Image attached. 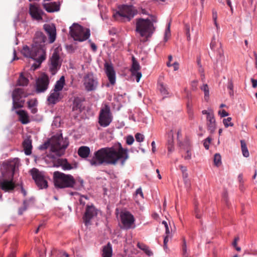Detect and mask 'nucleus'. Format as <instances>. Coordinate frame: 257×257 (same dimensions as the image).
Listing matches in <instances>:
<instances>
[{
	"mask_svg": "<svg viewBox=\"0 0 257 257\" xmlns=\"http://www.w3.org/2000/svg\"><path fill=\"white\" fill-rule=\"evenodd\" d=\"M114 16H118L126 18L127 21H130L133 18L134 14L131 7L123 6Z\"/></svg>",
	"mask_w": 257,
	"mask_h": 257,
	"instance_id": "nucleus-16",
	"label": "nucleus"
},
{
	"mask_svg": "<svg viewBox=\"0 0 257 257\" xmlns=\"http://www.w3.org/2000/svg\"><path fill=\"white\" fill-rule=\"evenodd\" d=\"M214 165L219 167L221 164V157L219 154H215L214 156Z\"/></svg>",
	"mask_w": 257,
	"mask_h": 257,
	"instance_id": "nucleus-39",
	"label": "nucleus"
},
{
	"mask_svg": "<svg viewBox=\"0 0 257 257\" xmlns=\"http://www.w3.org/2000/svg\"><path fill=\"white\" fill-rule=\"evenodd\" d=\"M98 212V210L92 203L87 204L83 216V222L85 225L88 226L91 224V220L97 215Z\"/></svg>",
	"mask_w": 257,
	"mask_h": 257,
	"instance_id": "nucleus-11",
	"label": "nucleus"
},
{
	"mask_svg": "<svg viewBox=\"0 0 257 257\" xmlns=\"http://www.w3.org/2000/svg\"><path fill=\"white\" fill-rule=\"evenodd\" d=\"M23 206H24L23 207L20 208L19 209L18 213H19V215H22L23 214V212L27 209L28 205L27 201L26 200L24 201Z\"/></svg>",
	"mask_w": 257,
	"mask_h": 257,
	"instance_id": "nucleus-45",
	"label": "nucleus"
},
{
	"mask_svg": "<svg viewBox=\"0 0 257 257\" xmlns=\"http://www.w3.org/2000/svg\"><path fill=\"white\" fill-rule=\"evenodd\" d=\"M88 200V198L85 196H81L79 200L80 204L83 206L88 204L87 202Z\"/></svg>",
	"mask_w": 257,
	"mask_h": 257,
	"instance_id": "nucleus-42",
	"label": "nucleus"
},
{
	"mask_svg": "<svg viewBox=\"0 0 257 257\" xmlns=\"http://www.w3.org/2000/svg\"><path fill=\"white\" fill-rule=\"evenodd\" d=\"M52 254H53L54 253H57V255L59 257H69V254L66 252L65 251H57L55 250H54L52 251Z\"/></svg>",
	"mask_w": 257,
	"mask_h": 257,
	"instance_id": "nucleus-41",
	"label": "nucleus"
},
{
	"mask_svg": "<svg viewBox=\"0 0 257 257\" xmlns=\"http://www.w3.org/2000/svg\"><path fill=\"white\" fill-rule=\"evenodd\" d=\"M91 47L93 51H96L97 50V46L94 43H91Z\"/></svg>",
	"mask_w": 257,
	"mask_h": 257,
	"instance_id": "nucleus-63",
	"label": "nucleus"
},
{
	"mask_svg": "<svg viewBox=\"0 0 257 257\" xmlns=\"http://www.w3.org/2000/svg\"><path fill=\"white\" fill-rule=\"evenodd\" d=\"M199 71L200 72V73H201V79L202 80H203L205 78V75H204V70H203V68L202 67V66L200 65V67H199Z\"/></svg>",
	"mask_w": 257,
	"mask_h": 257,
	"instance_id": "nucleus-54",
	"label": "nucleus"
},
{
	"mask_svg": "<svg viewBox=\"0 0 257 257\" xmlns=\"http://www.w3.org/2000/svg\"><path fill=\"white\" fill-rule=\"evenodd\" d=\"M29 14L33 20L40 21L43 19L44 12L36 3L30 4Z\"/></svg>",
	"mask_w": 257,
	"mask_h": 257,
	"instance_id": "nucleus-15",
	"label": "nucleus"
},
{
	"mask_svg": "<svg viewBox=\"0 0 257 257\" xmlns=\"http://www.w3.org/2000/svg\"><path fill=\"white\" fill-rule=\"evenodd\" d=\"M110 108L106 104H104L102 105L101 109L99 112H109Z\"/></svg>",
	"mask_w": 257,
	"mask_h": 257,
	"instance_id": "nucleus-49",
	"label": "nucleus"
},
{
	"mask_svg": "<svg viewBox=\"0 0 257 257\" xmlns=\"http://www.w3.org/2000/svg\"><path fill=\"white\" fill-rule=\"evenodd\" d=\"M112 120L111 113H99L98 123L101 126L105 127L108 126Z\"/></svg>",
	"mask_w": 257,
	"mask_h": 257,
	"instance_id": "nucleus-18",
	"label": "nucleus"
},
{
	"mask_svg": "<svg viewBox=\"0 0 257 257\" xmlns=\"http://www.w3.org/2000/svg\"><path fill=\"white\" fill-rule=\"evenodd\" d=\"M212 19L213 20L214 23L217 28L218 27V24L217 23V13L215 9L212 10Z\"/></svg>",
	"mask_w": 257,
	"mask_h": 257,
	"instance_id": "nucleus-46",
	"label": "nucleus"
},
{
	"mask_svg": "<svg viewBox=\"0 0 257 257\" xmlns=\"http://www.w3.org/2000/svg\"><path fill=\"white\" fill-rule=\"evenodd\" d=\"M136 195H140L142 198H144L143 193L141 188H139L137 189L136 191Z\"/></svg>",
	"mask_w": 257,
	"mask_h": 257,
	"instance_id": "nucleus-56",
	"label": "nucleus"
},
{
	"mask_svg": "<svg viewBox=\"0 0 257 257\" xmlns=\"http://www.w3.org/2000/svg\"><path fill=\"white\" fill-rule=\"evenodd\" d=\"M70 33L74 40L80 42L87 40L90 35L89 29H85L83 27L77 24H73L70 28Z\"/></svg>",
	"mask_w": 257,
	"mask_h": 257,
	"instance_id": "nucleus-7",
	"label": "nucleus"
},
{
	"mask_svg": "<svg viewBox=\"0 0 257 257\" xmlns=\"http://www.w3.org/2000/svg\"><path fill=\"white\" fill-rule=\"evenodd\" d=\"M43 7L48 13L58 12L60 10L59 5H58L56 2L44 3L43 4Z\"/></svg>",
	"mask_w": 257,
	"mask_h": 257,
	"instance_id": "nucleus-23",
	"label": "nucleus"
},
{
	"mask_svg": "<svg viewBox=\"0 0 257 257\" xmlns=\"http://www.w3.org/2000/svg\"><path fill=\"white\" fill-rule=\"evenodd\" d=\"M65 84V79L64 76H61L59 80H58L55 85L53 90L55 92H59L61 91Z\"/></svg>",
	"mask_w": 257,
	"mask_h": 257,
	"instance_id": "nucleus-28",
	"label": "nucleus"
},
{
	"mask_svg": "<svg viewBox=\"0 0 257 257\" xmlns=\"http://www.w3.org/2000/svg\"><path fill=\"white\" fill-rule=\"evenodd\" d=\"M129 119L130 120H132L134 122L142 121L140 118H136V117L134 115H132L130 116ZM143 121H144V120Z\"/></svg>",
	"mask_w": 257,
	"mask_h": 257,
	"instance_id": "nucleus-53",
	"label": "nucleus"
},
{
	"mask_svg": "<svg viewBox=\"0 0 257 257\" xmlns=\"http://www.w3.org/2000/svg\"><path fill=\"white\" fill-rule=\"evenodd\" d=\"M179 168H180V170H181L182 173L184 172H187V168L186 167H184L182 165H180Z\"/></svg>",
	"mask_w": 257,
	"mask_h": 257,
	"instance_id": "nucleus-62",
	"label": "nucleus"
},
{
	"mask_svg": "<svg viewBox=\"0 0 257 257\" xmlns=\"http://www.w3.org/2000/svg\"><path fill=\"white\" fill-rule=\"evenodd\" d=\"M251 81L252 82V87L253 88H256L257 87V80L251 78Z\"/></svg>",
	"mask_w": 257,
	"mask_h": 257,
	"instance_id": "nucleus-58",
	"label": "nucleus"
},
{
	"mask_svg": "<svg viewBox=\"0 0 257 257\" xmlns=\"http://www.w3.org/2000/svg\"><path fill=\"white\" fill-rule=\"evenodd\" d=\"M219 47H221L220 43H219L218 41H216V40L213 38L210 43V48L211 49L215 51L218 50L217 46Z\"/></svg>",
	"mask_w": 257,
	"mask_h": 257,
	"instance_id": "nucleus-37",
	"label": "nucleus"
},
{
	"mask_svg": "<svg viewBox=\"0 0 257 257\" xmlns=\"http://www.w3.org/2000/svg\"><path fill=\"white\" fill-rule=\"evenodd\" d=\"M112 248L110 242L103 247L102 257H112Z\"/></svg>",
	"mask_w": 257,
	"mask_h": 257,
	"instance_id": "nucleus-27",
	"label": "nucleus"
},
{
	"mask_svg": "<svg viewBox=\"0 0 257 257\" xmlns=\"http://www.w3.org/2000/svg\"><path fill=\"white\" fill-rule=\"evenodd\" d=\"M49 82V78L47 75L45 74L41 75L36 80V92L37 93L45 92L48 88Z\"/></svg>",
	"mask_w": 257,
	"mask_h": 257,
	"instance_id": "nucleus-14",
	"label": "nucleus"
},
{
	"mask_svg": "<svg viewBox=\"0 0 257 257\" xmlns=\"http://www.w3.org/2000/svg\"><path fill=\"white\" fill-rule=\"evenodd\" d=\"M30 172L37 186L40 189L47 188L48 182L46 180L42 172H40L38 169L34 168L30 170Z\"/></svg>",
	"mask_w": 257,
	"mask_h": 257,
	"instance_id": "nucleus-10",
	"label": "nucleus"
},
{
	"mask_svg": "<svg viewBox=\"0 0 257 257\" xmlns=\"http://www.w3.org/2000/svg\"><path fill=\"white\" fill-rule=\"evenodd\" d=\"M62 64V60L56 50H55L50 58L49 71L52 75H55L60 69Z\"/></svg>",
	"mask_w": 257,
	"mask_h": 257,
	"instance_id": "nucleus-12",
	"label": "nucleus"
},
{
	"mask_svg": "<svg viewBox=\"0 0 257 257\" xmlns=\"http://www.w3.org/2000/svg\"><path fill=\"white\" fill-rule=\"evenodd\" d=\"M191 153L189 150H187L186 152V155L184 156V159L186 160H189L191 159Z\"/></svg>",
	"mask_w": 257,
	"mask_h": 257,
	"instance_id": "nucleus-52",
	"label": "nucleus"
},
{
	"mask_svg": "<svg viewBox=\"0 0 257 257\" xmlns=\"http://www.w3.org/2000/svg\"><path fill=\"white\" fill-rule=\"evenodd\" d=\"M54 165L56 167H61L63 170H70L73 169V167L68 162L66 159L58 158Z\"/></svg>",
	"mask_w": 257,
	"mask_h": 257,
	"instance_id": "nucleus-21",
	"label": "nucleus"
},
{
	"mask_svg": "<svg viewBox=\"0 0 257 257\" xmlns=\"http://www.w3.org/2000/svg\"><path fill=\"white\" fill-rule=\"evenodd\" d=\"M158 22V19L154 15H150L147 19L139 18L136 19V31L141 37L145 39L146 41L152 37L156 31L155 24Z\"/></svg>",
	"mask_w": 257,
	"mask_h": 257,
	"instance_id": "nucleus-5",
	"label": "nucleus"
},
{
	"mask_svg": "<svg viewBox=\"0 0 257 257\" xmlns=\"http://www.w3.org/2000/svg\"><path fill=\"white\" fill-rule=\"evenodd\" d=\"M69 144L67 138H63L62 134H57L41 145L39 149L40 150H45L50 148V153L48 156L54 159L55 157H59L64 154Z\"/></svg>",
	"mask_w": 257,
	"mask_h": 257,
	"instance_id": "nucleus-3",
	"label": "nucleus"
},
{
	"mask_svg": "<svg viewBox=\"0 0 257 257\" xmlns=\"http://www.w3.org/2000/svg\"><path fill=\"white\" fill-rule=\"evenodd\" d=\"M168 241H169L168 237L167 235L166 236H165L164 237V246L165 248H167V244Z\"/></svg>",
	"mask_w": 257,
	"mask_h": 257,
	"instance_id": "nucleus-59",
	"label": "nucleus"
},
{
	"mask_svg": "<svg viewBox=\"0 0 257 257\" xmlns=\"http://www.w3.org/2000/svg\"><path fill=\"white\" fill-rule=\"evenodd\" d=\"M140 69V66L135 58L133 57V64L131 68V71L133 75H135V72H137Z\"/></svg>",
	"mask_w": 257,
	"mask_h": 257,
	"instance_id": "nucleus-33",
	"label": "nucleus"
},
{
	"mask_svg": "<svg viewBox=\"0 0 257 257\" xmlns=\"http://www.w3.org/2000/svg\"><path fill=\"white\" fill-rule=\"evenodd\" d=\"M61 99V94L59 92L52 90L48 97L47 100L49 103L55 104Z\"/></svg>",
	"mask_w": 257,
	"mask_h": 257,
	"instance_id": "nucleus-24",
	"label": "nucleus"
},
{
	"mask_svg": "<svg viewBox=\"0 0 257 257\" xmlns=\"http://www.w3.org/2000/svg\"><path fill=\"white\" fill-rule=\"evenodd\" d=\"M120 219L124 229L134 228L135 219L134 215L128 211H122L120 213Z\"/></svg>",
	"mask_w": 257,
	"mask_h": 257,
	"instance_id": "nucleus-9",
	"label": "nucleus"
},
{
	"mask_svg": "<svg viewBox=\"0 0 257 257\" xmlns=\"http://www.w3.org/2000/svg\"><path fill=\"white\" fill-rule=\"evenodd\" d=\"M84 98L79 97H75L73 101L72 109L73 111H79L80 112L84 110V107L82 102L84 101Z\"/></svg>",
	"mask_w": 257,
	"mask_h": 257,
	"instance_id": "nucleus-19",
	"label": "nucleus"
},
{
	"mask_svg": "<svg viewBox=\"0 0 257 257\" xmlns=\"http://www.w3.org/2000/svg\"><path fill=\"white\" fill-rule=\"evenodd\" d=\"M20 166V161L18 158L8 161L3 163L2 169V178L0 179V188L5 192L12 191L15 188L13 181L15 171Z\"/></svg>",
	"mask_w": 257,
	"mask_h": 257,
	"instance_id": "nucleus-2",
	"label": "nucleus"
},
{
	"mask_svg": "<svg viewBox=\"0 0 257 257\" xmlns=\"http://www.w3.org/2000/svg\"><path fill=\"white\" fill-rule=\"evenodd\" d=\"M83 84L87 91H91L96 88L98 82L94 78L93 74L92 73H89L84 76Z\"/></svg>",
	"mask_w": 257,
	"mask_h": 257,
	"instance_id": "nucleus-13",
	"label": "nucleus"
},
{
	"mask_svg": "<svg viewBox=\"0 0 257 257\" xmlns=\"http://www.w3.org/2000/svg\"><path fill=\"white\" fill-rule=\"evenodd\" d=\"M144 136L140 133H137L135 135V138L137 142L141 143L144 141Z\"/></svg>",
	"mask_w": 257,
	"mask_h": 257,
	"instance_id": "nucleus-47",
	"label": "nucleus"
},
{
	"mask_svg": "<svg viewBox=\"0 0 257 257\" xmlns=\"http://www.w3.org/2000/svg\"><path fill=\"white\" fill-rule=\"evenodd\" d=\"M29 80L21 75L18 81V84L20 86H26L28 84Z\"/></svg>",
	"mask_w": 257,
	"mask_h": 257,
	"instance_id": "nucleus-38",
	"label": "nucleus"
},
{
	"mask_svg": "<svg viewBox=\"0 0 257 257\" xmlns=\"http://www.w3.org/2000/svg\"><path fill=\"white\" fill-rule=\"evenodd\" d=\"M200 89L203 91L204 93V99L207 101L209 98V89L208 86L206 84H204L200 87Z\"/></svg>",
	"mask_w": 257,
	"mask_h": 257,
	"instance_id": "nucleus-34",
	"label": "nucleus"
},
{
	"mask_svg": "<svg viewBox=\"0 0 257 257\" xmlns=\"http://www.w3.org/2000/svg\"><path fill=\"white\" fill-rule=\"evenodd\" d=\"M136 76V81L139 82L140 81V78L142 77V73L141 72H139L137 71V72H135V74Z\"/></svg>",
	"mask_w": 257,
	"mask_h": 257,
	"instance_id": "nucleus-57",
	"label": "nucleus"
},
{
	"mask_svg": "<svg viewBox=\"0 0 257 257\" xmlns=\"http://www.w3.org/2000/svg\"><path fill=\"white\" fill-rule=\"evenodd\" d=\"M23 146L25 154L26 155H30L32 153V140L30 138H27L24 140L23 143Z\"/></svg>",
	"mask_w": 257,
	"mask_h": 257,
	"instance_id": "nucleus-25",
	"label": "nucleus"
},
{
	"mask_svg": "<svg viewBox=\"0 0 257 257\" xmlns=\"http://www.w3.org/2000/svg\"><path fill=\"white\" fill-rule=\"evenodd\" d=\"M137 246L140 249L143 250L148 255L151 256L153 254V252L150 249L149 247L145 244L138 243Z\"/></svg>",
	"mask_w": 257,
	"mask_h": 257,
	"instance_id": "nucleus-30",
	"label": "nucleus"
},
{
	"mask_svg": "<svg viewBox=\"0 0 257 257\" xmlns=\"http://www.w3.org/2000/svg\"><path fill=\"white\" fill-rule=\"evenodd\" d=\"M240 144H241V149L243 156L245 158L248 157L249 156V153L248 151L245 142L243 140H241Z\"/></svg>",
	"mask_w": 257,
	"mask_h": 257,
	"instance_id": "nucleus-32",
	"label": "nucleus"
},
{
	"mask_svg": "<svg viewBox=\"0 0 257 257\" xmlns=\"http://www.w3.org/2000/svg\"><path fill=\"white\" fill-rule=\"evenodd\" d=\"M90 153V150L88 147L81 146L78 150V155L82 158H87Z\"/></svg>",
	"mask_w": 257,
	"mask_h": 257,
	"instance_id": "nucleus-26",
	"label": "nucleus"
},
{
	"mask_svg": "<svg viewBox=\"0 0 257 257\" xmlns=\"http://www.w3.org/2000/svg\"><path fill=\"white\" fill-rule=\"evenodd\" d=\"M211 140V139L209 137H208L204 141L203 145L206 150H208L209 148V144L210 143Z\"/></svg>",
	"mask_w": 257,
	"mask_h": 257,
	"instance_id": "nucleus-48",
	"label": "nucleus"
},
{
	"mask_svg": "<svg viewBox=\"0 0 257 257\" xmlns=\"http://www.w3.org/2000/svg\"><path fill=\"white\" fill-rule=\"evenodd\" d=\"M231 118L230 117H227V118H224L223 119V122L225 127H228L229 126H232L233 124L231 122Z\"/></svg>",
	"mask_w": 257,
	"mask_h": 257,
	"instance_id": "nucleus-43",
	"label": "nucleus"
},
{
	"mask_svg": "<svg viewBox=\"0 0 257 257\" xmlns=\"http://www.w3.org/2000/svg\"><path fill=\"white\" fill-rule=\"evenodd\" d=\"M167 146H168L167 148H168V152L170 153H171L172 152H173L174 150V140H173V138L170 139L168 141Z\"/></svg>",
	"mask_w": 257,
	"mask_h": 257,
	"instance_id": "nucleus-40",
	"label": "nucleus"
},
{
	"mask_svg": "<svg viewBox=\"0 0 257 257\" xmlns=\"http://www.w3.org/2000/svg\"><path fill=\"white\" fill-rule=\"evenodd\" d=\"M19 115V119L23 124H27L30 121L28 113H17Z\"/></svg>",
	"mask_w": 257,
	"mask_h": 257,
	"instance_id": "nucleus-31",
	"label": "nucleus"
},
{
	"mask_svg": "<svg viewBox=\"0 0 257 257\" xmlns=\"http://www.w3.org/2000/svg\"><path fill=\"white\" fill-rule=\"evenodd\" d=\"M104 70L111 85L115 83V72L112 64L111 63L105 62L104 64Z\"/></svg>",
	"mask_w": 257,
	"mask_h": 257,
	"instance_id": "nucleus-17",
	"label": "nucleus"
},
{
	"mask_svg": "<svg viewBox=\"0 0 257 257\" xmlns=\"http://www.w3.org/2000/svg\"><path fill=\"white\" fill-rule=\"evenodd\" d=\"M159 88L161 93L164 96V97H166L167 95L169 94L168 88L163 83H159Z\"/></svg>",
	"mask_w": 257,
	"mask_h": 257,
	"instance_id": "nucleus-35",
	"label": "nucleus"
},
{
	"mask_svg": "<svg viewBox=\"0 0 257 257\" xmlns=\"http://www.w3.org/2000/svg\"><path fill=\"white\" fill-rule=\"evenodd\" d=\"M184 182L187 187H190V183L188 179H183Z\"/></svg>",
	"mask_w": 257,
	"mask_h": 257,
	"instance_id": "nucleus-60",
	"label": "nucleus"
},
{
	"mask_svg": "<svg viewBox=\"0 0 257 257\" xmlns=\"http://www.w3.org/2000/svg\"><path fill=\"white\" fill-rule=\"evenodd\" d=\"M54 185L56 188H65L73 187L75 181L71 175H66L59 171H56L53 174Z\"/></svg>",
	"mask_w": 257,
	"mask_h": 257,
	"instance_id": "nucleus-6",
	"label": "nucleus"
},
{
	"mask_svg": "<svg viewBox=\"0 0 257 257\" xmlns=\"http://www.w3.org/2000/svg\"><path fill=\"white\" fill-rule=\"evenodd\" d=\"M152 150L153 153L156 152V144L155 141H153L151 143Z\"/></svg>",
	"mask_w": 257,
	"mask_h": 257,
	"instance_id": "nucleus-61",
	"label": "nucleus"
},
{
	"mask_svg": "<svg viewBox=\"0 0 257 257\" xmlns=\"http://www.w3.org/2000/svg\"><path fill=\"white\" fill-rule=\"evenodd\" d=\"M227 88L231 91H232L233 89V84L231 80H229L228 82Z\"/></svg>",
	"mask_w": 257,
	"mask_h": 257,
	"instance_id": "nucleus-55",
	"label": "nucleus"
},
{
	"mask_svg": "<svg viewBox=\"0 0 257 257\" xmlns=\"http://www.w3.org/2000/svg\"><path fill=\"white\" fill-rule=\"evenodd\" d=\"M44 29L48 35L50 43H53L56 39V32L55 27L47 25L44 26Z\"/></svg>",
	"mask_w": 257,
	"mask_h": 257,
	"instance_id": "nucleus-22",
	"label": "nucleus"
},
{
	"mask_svg": "<svg viewBox=\"0 0 257 257\" xmlns=\"http://www.w3.org/2000/svg\"><path fill=\"white\" fill-rule=\"evenodd\" d=\"M128 158V150L123 148L120 143H118L111 147L99 149L88 161L91 166L94 167L102 165H115L119 161L123 166Z\"/></svg>",
	"mask_w": 257,
	"mask_h": 257,
	"instance_id": "nucleus-1",
	"label": "nucleus"
},
{
	"mask_svg": "<svg viewBox=\"0 0 257 257\" xmlns=\"http://www.w3.org/2000/svg\"><path fill=\"white\" fill-rule=\"evenodd\" d=\"M182 250L183 257H191L189 254V252L188 250L186 242L185 239H183V243Z\"/></svg>",
	"mask_w": 257,
	"mask_h": 257,
	"instance_id": "nucleus-36",
	"label": "nucleus"
},
{
	"mask_svg": "<svg viewBox=\"0 0 257 257\" xmlns=\"http://www.w3.org/2000/svg\"><path fill=\"white\" fill-rule=\"evenodd\" d=\"M170 36V23H169L167 28L166 29L164 40L165 41L168 40V38Z\"/></svg>",
	"mask_w": 257,
	"mask_h": 257,
	"instance_id": "nucleus-44",
	"label": "nucleus"
},
{
	"mask_svg": "<svg viewBox=\"0 0 257 257\" xmlns=\"http://www.w3.org/2000/svg\"><path fill=\"white\" fill-rule=\"evenodd\" d=\"M197 83L198 81L197 80H194L192 82L191 86L193 90L195 91L197 89Z\"/></svg>",
	"mask_w": 257,
	"mask_h": 257,
	"instance_id": "nucleus-51",
	"label": "nucleus"
},
{
	"mask_svg": "<svg viewBox=\"0 0 257 257\" xmlns=\"http://www.w3.org/2000/svg\"><path fill=\"white\" fill-rule=\"evenodd\" d=\"M28 96L26 92L24 91L23 88H16L13 92V109H18L23 107L25 103V98Z\"/></svg>",
	"mask_w": 257,
	"mask_h": 257,
	"instance_id": "nucleus-8",
	"label": "nucleus"
},
{
	"mask_svg": "<svg viewBox=\"0 0 257 257\" xmlns=\"http://www.w3.org/2000/svg\"><path fill=\"white\" fill-rule=\"evenodd\" d=\"M206 124L207 126V130L213 133L216 128L215 120L213 115V113H206Z\"/></svg>",
	"mask_w": 257,
	"mask_h": 257,
	"instance_id": "nucleus-20",
	"label": "nucleus"
},
{
	"mask_svg": "<svg viewBox=\"0 0 257 257\" xmlns=\"http://www.w3.org/2000/svg\"><path fill=\"white\" fill-rule=\"evenodd\" d=\"M28 107L31 110L32 112H36L37 111V106L38 101L36 99H32L27 102Z\"/></svg>",
	"mask_w": 257,
	"mask_h": 257,
	"instance_id": "nucleus-29",
	"label": "nucleus"
},
{
	"mask_svg": "<svg viewBox=\"0 0 257 257\" xmlns=\"http://www.w3.org/2000/svg\"><path fill=\"white\" fill-rule=\"evenodd\" d=\"M126 144L128 145H131L134 142V138L132 136H128L126 137Z\"/></svg>",
	"mask_w": 257,
	"mask_h": 257,
	"instance_id": "nucleus-50",
	"label": "nucleus"
},
{
	"mask_svg": "<svg viewBox=\"0 0 257 257\" xmlns=\"http://www.w3.org/2000/svg\"><path fill=\"white\" fill-rule=\"evenodd\" d=\"M46 38L42 33H38L34 38V43L31 49L28 46L23 47L21 52L26 57L30 58L35 60L40 65L46 59L45 42Z\"/></svg>",
	"mask_w": 257,
	"mask_h": 257,
	"instance_id": "nucleus-4",
	"label": "nucleus"
},
{
	"mask_svg": "<svg viewBox=\"0 0 257 257\" xmlns=\"http://www.w3.org/2000/svg\"><path fill=\"white\" fill-rule=\"evenodd\" d=\"M253 55L254 56L255 59V67L257 69V53L255 52H253Z\"/></svg>",
	"mask_w": 257,
	"mask_h": 257,
	"instance_id": "nucleus-64",
	"label": "nucleus"
}]
</instances>
